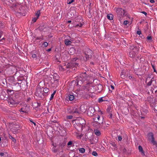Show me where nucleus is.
<instances>
[{"instance_id":"1","label":"nucleus","mask_w":157,"mask_h":157,"mask_svg":"<svg viewBox=\"0 0 157 157\" xmlns=\"http://www.w3.org/2000/svg\"><path fill=\"white\" fill-rule=\"evenodd\" d=\"M52 76V78L51 77V82L52 87H54L57 86L58 85L59 77L56 73H54Z\"/></svg>"},{"instance_id":"2","label":"nucleus","mask_w":157,"mask_h":157,"mask_svg":"<svg viewBox=\"0 0 157 157\" xmlns=\"http://www.w3.org/2000/svg\"><path fill=\"white\" fill-rule=\"evenodd\" d=\"M75 122L76 124L80 127L81 129L82 130L83 127L85 125V120L81 117H78L75 120Z\"/></svg>"},{"instance_id":"3","label":"nucleus","mask_w":157,"mask_h":157,"mask_svg":"<svg viewBox=\"0 0 157 157\" xmlns=\"http://www.w3.org/2000/svg\"><path fill=\"white\" fill-rule=\"evenodd\" d=\"M90 78V77L85 72L80 75L79 79L82 81H85L89 80Z\"/></svg>"},{"instance_id":"4","label":"nucleus","mask_w":157,"mask_h":157,"mask_svg":"<svg viewBox=\"0 0 157 157\" xmlns=\"http://www.w3.org/2000/svg\"><path fill=\"white\" fill-rule=\"evenodd\" d=\"M116 12L117 13L120 15L126 16L127 15L125 11L121 8H118L116 9Z\"/></svg>"},{"instance_id":"5","label":"nucleus","mask_w":157,"mask_h":157,"mask_svg":"<svg viewBox=\"0 0 157 157\" xmlns=\"http://www.w3.org/2000/svg\"><path fill=\"white\" fill-rule=\"evenodd\" d=\"M8 102L9 106L11 107H12L16 104H17V101L11 98H8Z\"/></svg>"},{"instance_id":"6","label":"nucleus","mask_w":157,"mask_h":157,"mask_svg":"<svg viewBox=\"0 0 157 157\" xmlns=\"http://www.w3.org/2000/svg\"><path fill=\"white\" fill-rule=\"evenodd\" d=\"M149 140H150L153 145H155L156 142L154 140L153 134L152 132H150L148 134Z\"/></svg>"},{"instance_id":"7","label":"nucleus","mask_w":157,"mask_h":157,"mask_svg":"<svg viewBox=\"0 0 157 157\" xmlns=\"http://www.w3.org/2000/svg\"><path fill=\"white\" fill-rule=\"evenodd\" d=\"M29 110V108L27 105H25L21 109L20 111L21 112V113L23 114L24 113H27Z\"/></svg>"},{"instance_id":"8","label":"nucleus","mask_w":157,"mask_h":157,"mask_svg":"<svg viewBox=\"0 0 157 157\" xmlns=\"http://www.w3.org/2000/svg\"><path fill=\"white\" fill-rule=\"evenodd\" d=\"M94 121L92 123L93 125L95 127H97V128H98L100 127V124L103 123V118H102V120L101 121L98 122V121Z\"/></svg>"},{"instance_id":"9","label":"nucleus","mask_w":157,"mask_h":157,"mask_svg":"<svg viewBox=\"0 0 157 157\" xmlns=\"http://www.w3.org/2000/svg\"><path fill=\"white\" fill-rule=\"evenodd\" d=\"M94 109L92 107H90L89 109L87 112V114L89 116L91 117L94 115Z\"/></svg>"},{"instance_id":"10","label":"nucleus","mask_w":157,"mask_h":157,"mask_svg":"<svg viewBox=\"0 0 157 157\" xmlns=\"http://www.w3.org/2000/svg\"><path fill=\"white\" fill-rule=\"evenodd\" d=\"M78 65L77 63H68L66 67L67 68H71L72 67H75Z\"/></svg>"},{"instance_id":"11","label":"nucleus","mask_w":157,"mask_h":157,"mask_svg":"<svg viewBox=\"0 0 157 157\" xmlns=\"http://www.w3.org/2000/svg\"><path fill=\"white\" fill-rule=\"evenodd\" d=\"M129 55L130 57L132 58H134L136 55V51H131L129 53Z\"/></svg>"},{"instance_id":"12","label":"nucleus","mask_w":157,"mask_h":157,"mask_svg":"<svg viewBox=\"0 0 157 157\" xmlns=\"http://www.w3.org/2000/svg\"><path fill=\"white\" fill-rule=\"evenodd\" d=\"M94 132L95 134L97 136H100L101 135V133L99 130L97 129H94Z\"/></svg>"},{"instance_id":"13","label":"nucleus","mask_w":157,"mask_h":157,"mask_svg":"<svg viewBox=\"0 0 157 157\" xmlns=\"http://www.w3.org/2000/svg\"><path fill=\"white\" fill-rule=\"evenodd\" d=\"M151 91L152 93H156V92L157 91V87H155L153 86V88L152 87L151 89Z\"/></svg>"},{"instance_id":"14","label":"nucleus","mask_w":157,"mask_h":157,"mask_svg":"<svg viewBox=\"0 0 157 157\" xmlns=\"http://www.w3.org/2000/svg\"><path fill=\"white\" fill-rule=\"evenodd\" d=\"M139 151L141 153L142 155H145L144 151H143V148L141 146H139L138 147Z\"/></svg>"},{"instance_id":"15","label":"nucleus","mask_w":157,"mask_h":157,"mask_svg":"<svg viewBox=\"0 0 157 157\" xmlns=\"http://www.w3.org/2000/svg\"><path fill=\"white\" fill-rule=\"evenodd\" d=\"M129 49L131 51H136L137 50V48L132 46H131L130 47Z\"/></svg>"},{"instance_id":"16","label":"nucleus","mask_w":157,"mask_h":157,"mask_svg":"<svg viewBox=\"0 0 157 157\" xmlns=\"http://www.w3.org/2000/svg\"><path fill=\"white\" fill-rule=\"evenodd\" d=\"M71 43L72 42L68 40H65V44L67 45H71Z\"/></svg>"},{"instance_id":"17","label":"nucleus","mask_w":157,"mask_h":157,"mask_svg":"<svg viewBox=\"0 0 157 157\" xmlns=\"http://www.w3.org/2000/svg\"><path fill=\"white\" fill-rule=\"evenodd\" d=\"M113 15L112 14H108L107 16V18L109 20H112L113 18Z\"/></svg>"},{"instance_id":"18","label":"nucleus","mask_w":157,"mask_h":157,"mask_svg":"<svg viewBox=\"0 0 157 157\" xmlns=\"http://www.w3.org/2000/svg\"><path fill=\"white\" fill-rule=\"evenodd\" d=\"M74 98L75 97L73 95L70 94L69 96V99L70 101H72Z\"/></svg>"},{"instance_id":"19","label":"nucleus","mask_w":157,"mask_h":157,"mask_svg":"<svg viewBox=\"0 0 157 157\" xmlns=\"http://www.w3.org/2000/svg\"><path fill=\"white\" fill-rule=\"evenodd\" d=\"M97 87L98 88V90H99L100 91L102 90V86L101 84H99L97 86Z\"/></svg>"},{"instance_id":"20","label":"nucleus","mask_w":157,"mask_h":157,"mask_svg":"<svg viewBox=\"0 0 157 157\" xmlns=\"http://www.w3.org/2000/svg\"><path fill=\"white\" fill-rule=\"evenodd\" d=\"M75 51V50L74 48H71L69 50V53H70V52L71 53V54H73L74 53Z\"/></svg>"},{"instance_id":"21","label":"nucleus","mask_w":157,"mask_h":157,"mask_svg":"<svg viewBox=\"0 0 157 157\" xmlns=\"http://www.w3.org/2000/svg\"><path fill=\"white\" fill-rule=\"evenodd\" d=\"M74 26H75V27H81L82 25V24L80 23L79 24H74Z\"/></svg>"},{"instance_id":"22","label":"nucleus","mask_w":157,"mask_h":157,"mask_svg":"<svg viewBox=\"0 0 157 157\" xmlns=\"http://www.w3.org/2000/svg\"><path fill=\"white\" fill-rule=\"evenodd\" d=\"M56 93V91H55L53 93L51 94L50 98V100H52L53 99L54 97V95Z\"/></svg>"},{"instance_id":"23","label":"nucleus","mask_w":157,"mask_h":157,"mask_svg":"<svg viewBox=\"0 0 157 157\" xmlns=\"http://www.w3.org/2000/svg\"><path fill=\"white\" fill-rule=\"evenodd\" d=\"M79 150L81 153H83L85 151V149L83 148H80L79 149Z\"/></svg>"},{"instance_id":"24","label":"nucleus","mask_w":157,"mask_h":157,"mask_svg":"<svg viewBox=\"0 0 157 157\" xmlns=\"http://www.w3.org/2000/svg\"><path fill=\"white\" fill-rule=\"evenodd\" d=\"M40 11H39L37 12L36 14V17L37 18H38L39 16H40Z\"/></svg>"},{"instance_id":"25","label":"nucleus","mask_w":157,"mask_h":157,"mask_svg":"<svg viewBox=\"0 0 157 157\" xmlns=\"http://www.w3.org/2000/svg\"><path fill=\"white\" fill-rule=\"evenodd\" d=\"M49 90L47 88H45L44 90V92L45 93H47L49 91Z\"/></svg>"},{"instance_id":"26","label":"nucleus","mask_w":157,"mask_h":157,"mask_svg":"<svg viewBox=\"0 0 157 157\" xmlns=\"http://www.w3.org/2000/svg\"><path fill=\"white\" fill-rule=\"evenodd\" d=\"M74 2V0H68L67 3V4H70Z\"/></svg>"},{"instance_id":"27","label":"nucleus","mask_w":157,"mask_h":157,"mask_svg":"<svg viewBox=\"0 0 157 157\" xmlns=\"http://www.w3.org/2000/svg\"><path fill=\"white\" fill-rule=\"evenodd\" d=\"M43 45L44 46V47H46L48 45V43L47 42H44L43 44Z\"/></svg>"},{"instance_id":"28","label":"nucleus","mask_w":157,"mask_h":157,"mask_svg":"<svg viewBox=\"0 0 157 157\" xmlns=\"http://www.w3.org/2000/svg\"><path fill=\"white\" fill-rule=\"evenodd\" d=\"M100 117L99 116H98L97 117H95V118H94V121H96V118L99 121L98 122L100 121L99 120L100 119Z\"/></svg>"},{"instance_id":"29","label":"nucleus","mask_w":157,"mask_h":157,"mask_svg":"<svg viewBox=\"0 0 157 157\" xmlns=\"http://www.w3.org/2000/svg\"><path fill=\"white\" fill-rule=\"evenodd\" d=\"M92 155L94 156H97V153L96 151H94L92 153Z\"/></svg>"},{"instance_id":"30","label":"nucleus","mask_w":157,"mask_h":157,"mask_svg":"<svg viewBox=\"0 0 157 157\" xmlns=\"http://www.w3.org/2000/svg\"><path fill=\"white\" fill-rule=\"evenodd\" d=\"M38 19L36 17H35L33 19L32 21L34 23L36 22L37 19Z\"/></svg>"},{"instance_id":"31","label":"nucleus","mask_w":157,"mask_h":157,"mask_svg":"<svg viewBox=\"0 0 157 157\" xmlns=\"http://www.w3.org/2000/svg\"><path fill=\"white\" fill-rule=\"evenodd\" d=\"M5 39L4 38H2L1 40H0V44H3V41Z\"/></svg>"},{"instance_id":"32","label":"nucleus","mask_w":157,"mask_h":157,"mask_svg":"<svg viewBox=\"0 0 157 157\" xmlns=\"http://www.w3.org/2000/svg\"><path fill=\"white\" fill-rule=\"evenodd\" d=\"M128 21H127V20H126V21H124V24L125 25H127V24H128Z\"/></svg>"},{"instance_id":"33","label":"nucleus","mask_w":157,"mask_h":157,"mask_svg":"<svg viewBox=\"0 0 157 157\" xmlns=\"http://www.w3.org/2000/svg\"><path fill=\"white\" fill-rule=\"evenodd\" d=\"M103 101L102 98H100L98 99V101L99 102H101Z\"/></svg>"},{"instance_id":"34","label":"nucleus","mask_w":157,"mask_h":157,"mask_svg":"<svg viewBox=\"0 0 157 157\" xmlns=\"http://www.w3.org/2000/svg\"><path fill=\"white\" fill-rule=\"evenodd\" d=\"M52 151L54 152H56L57 151V150L56 149L55 147H53L52 148Z\"/></svg>"},{"instance_id":"35","label":"nucleus","mask_w":157,"mask_h":157,"mask_svg":"<svg viewBox=\"0 0 157 157\" xmlns=\"http://www.w3.org/2000/svg\"><path fill=\"white\" fill-rule=\"evenodd\" d=\"M72 116L71 115L68 116L67 117V118L69 119H71L72 118Z\"/></svg>"},{"instance_id":"36","label":"nucleus","mask_w":157,"mask_h":157,"mask_svg":"<svg viewBox=\"0 0 157 157\" xmlns=\"http://www.w3.org/2000/svg\"><path fill=\"white\" fill-rule=\"evenodd\" d=\"M32 57L33 58H36V56L35 54H32Z\"/></svg>"},{"instance_id":"37","label":"nucleus","mask_w":157,"mask_h":157,"mask_svg":"<svg viewBox=\"0 0 157 157\" xmlns=\"http://www.w3.org/2000/svg\"><path fill=\"white\" fill-rule=\"evenodd\" d=\"M2 24L0 22V28L1 27V26H2ZM2 33V32L0 31V38H1V35Z\"/></svg>"},{"instance_id":"38","label":"nucleus","mask_w":157,"mask_h":157,"mask_svg":"<svg viewBox=\"0 0 157 157\" xmlns=\"http://www.w3.org/2000/svg\"><path fill=\"white\" fill-rule=\"evenodd\" d=\"M147 39L148 40H152V37L151 36H148Z\"/></svg>"},{"instance_id":"39","label":"nucleus","mask_w":157,"mask_h":157,"mask_svg":"<svg viewBox=\"0 0 157 157\" xmlns=\"http://www.w3.org/2000/svg\"><path fill=\"white\" fill-rule=\"evenodd\" d=\"M152 83V81L151 80L147 84V85L148 86H151Z\"/></svg>"},{"instance_id":"40","label":"nucleus","mask_w":157,"mask_h":157,"mask_svg":"<svg viewBox=\"0 0 157 157\" xmlns=\"http://www.w3.org/2000/svg\"><path fill=\"white\" fill-rule=\"evenodd\" d=\"M72 144V142L71 141H70L68 142V143L67 144V145L69 146V145H71Z\"/></svg>"},{"instance_id":"41","label":"nucleus","mask_w":157,"mask_h":157,"mask_svg":"<svg viewBox=\"0 0 157 157\" xmlns=\"http://www.w3.org/2000/svg\"><path fill=\"white\" fill-rule=\"evenodd\" d=\"M122 139V138L121 136H118V140L119 141H121Z\"/></svg>"},{"instance_id":"42","label":"nucleus","mask_w":157,"mask_h":157,"mask_svg":"<svg viewBox=\"0 0 157 157\" xmlns=\"http://www.w3.org/2000/svg\"><path fill=\"white\" fill-rule=\"evenodd\" d=\"M108 117L109 118H112V114L111 113H109Z\"/></svg>"},{"instance_id":"43","label":"nucleus","mask_w":157,"mask_h":157,"mask_svg":"<svg viewBox=\"0 0 157 157\" xmlns=\"http://www.w3.org/2000/svg\"><path fill=\"white\" fill-rule=\"evenodd\" d=\"M137 34L139 35H140L141 34V31H138L137 32Z\"/></svg>"},{"instance_id":"44","label":"nucleus","mask_w":157,"mask_h":157,"mask_svg":"<svg viewBox=\"0 0 157 157\" xmlns=\"http://www.w3.org/2000/svg\"><path fill=\"white\" fill-rule=\"evenodd\" d=\"M154 109L155 110L157 111V103L156 104V105L155 106Z\"/></svg>"},{"instance_id":"45","label":"nucleus","mask_w":157,"mask_h":157,"mask_svg":"<svg viewBox=\"0 0 157 157\" xmlns=\"http://www.w3.org/2000/svg\"><path fill=\"white\" fill-rule=\"evenodd\" d=\"M152 65V67L154 69V72H156V70L155 69V67L154 65Z\"/></svg>"},{"instance_id":"46","label":"nucleus","mask_w":157,"mask_h":157,"mask_svg":"<svg viewBox=\"0 0 157 157\" xmlns=\"http://www.w3.org/2000/svg\"><path fill=\"white\" fill-rule=\"evenodd\" d=\"M111 86V88H112V90H114V86H113L112 85H111V86Z\"/></svg>"},{"instance_id":"47","label":"nucleus","mask_w":157,"mask_h":157,"mask_svg":"<svg viewBox=\"0 0 157 157\" xmlns=\"http://www.w3.org/2000/svg\"><path fill=\"white\" fill-rule=\"evenodd\" d=\"M150 2L151 3H154L155 2V1L154 0H150Z\"/></svg>"},{"instance_id":"48","label":"nucleus","mask_w":157,"mask_h":157,"mask_svg":"<svg viewBox=\"0 0 157 157\" xmlns=\"http://www.w3.org/2000/svg\"><path fill=\"white\" fill-rule=\"evenodd\" d=\"M142 13H143L144 14V15H146L147 14V13L146 12H145L144 11L142 12Z\"/></svg>"},{"instance_id":"49","label":"nucleus","mask_w":157,"mask_h":157,"mask_svg":"<svg viewBox=\"0 0 157 157\" xmlns=\"http://www.w3.org/2000/svg\"><path fill=\"white\" fill-rule=\"evenodd\" d=\"M4 155V153H0V155L1 156H3Z\"/></svg>"},{"instance_id":"50","label":"nucleus","mask_w":157,"mask_h":157,"mask_svg":"<svg viewBox=\"0 0 157 157\" xmlns=\"http://www.w3.org/2000/svg\"><path fill=\"white\" fill-rule=\"evenodd\" d=\"M86 59H87V58L89 57V56H91V54H90V55H88V56H87L86 55Z\"/></svg>"},{"instance_id":"51","label":"nucleus","mask_w":157,"mask_h":157,"mask_svg":"<svg viewBox=\"0 0 157 157\" xmlns=\"http://www.w3.org/2000/svg\"><path fill=\"white\" fill-rule=\"evenodd\" d=\"M12 139H13V140L14 142H15L16 141V140L15 139H14V138H12Z\"/></svg>"},{"instance_id":"52","label":"nucleus","mask_w":157,"mask_h":157,"mask_svg":"<svg viewBox=\"0 0 157 157\" xmlns=\"http://www.w3.org/2000/svg\"><path fill=\"white\" fill-rule=\"evenodd\" d=\"M128 78L130 79H131L132 78V77L131 76H129L128 77Z\"/></svg>"},{"instance_id":"53","label":"nucleus","mask_w":157,"mask_h":157,"mask_svg":"<svg viewBox=\"0 0 157 157\" xmlns=\"http://www.w3.org/2000/svg\"><path fill=\"white\" fill-rule=\"evenodd\" d=\"M12 91H13L12 90H7V92H12Z\"/></svg>"},{"instance_id":"54","label":"nucleus","mask_w":157,"mask_h":157,"mask_svg":"<svg viewBox=\"0 0 157 157\" xmlns=\"http://www.w3.org/2000/svg\"><path fill=\"white\" fill-rule=\"evenodd\" d=\"M51 48H49V49H48V50L47 51H48V52H49V51H51Z\"/></svg>"},{"instance_id":"55","label":"nucleus","mask_w":157,"mask_h":157,"mask_svg":"<svg viewBox=\"0 0 157 157\" xmlns=\"http://www.w3.org/2000/svg\"><path fill=\"white\" fill-rule=\"evenodd\" d=\"M66 131H64V135H66Z\"/></svg>"},{"instance_id":"56","label":"nucleus","mask_w":157,"mask_h":157,"mask_svg":"<svg viewBox=\"0 0 157 157\" xmlns=\"http://www.w3.org/2000/svg\"><path fill=\"white\" fill-rule=\"evenodd\" d=\"M32 123H33L35 126H36V123L34 122H32Z\"/></svg>"},{"instance_id":"57","label":"nucleus","mask_w":157,"mask_h":157,"mask_svg":"<svg viewBox=\"0 0 157 157\" xmlns=\"http://www.w3.org/2000/svg\"><path fill=\"white\" fill-rule=\"evenodd\" d=\"M71 21H68L67 22L68 23H71Z\"/></svg>"},{"instance_id":"58","label":"nucleus","mask_w":157,"mask_h":157,"mask_svg":"<svg viewBox=\"0 0 157 157\" xmlns=\"http://www.w3.org/2000/svg\"><path fill=\"white\" fill-rule=\"evenodd\" d=\"M1 138L0 137V142L1 141Z\"/></svg>"},{"instance_id":"59","label":"nucleus","mask_w":157,"mask_h":157,"mask_svg":"<svg viewBox=\"0 0 157 157\" xmlns=\"http://www.w3.org/2000/svg\"><path fill=\"white\" fill-rule=\"evenodd\" d=\"M30 121L31 122H33L31 120H30Z\"/></svg>"},{"instance_id":"60","label":"nucleus","mask_w":157,"mask_h":157,"mask_svg":"<svg viewBox=\"0 0 157 157\" xmlns=\"http://www.w3.org/2000/svg\"><path fill=\"white\" fill-rule=\"evenodd\" d=\"M62 68V67H61V66H60V67H59V68Z\"/></svg>"},{"instance_id":"61","label":"nucleus","mask_w":157,"mask_h":157,"mask_svg":"<svg viewBox=\"0 0 157 157\" xmlns=\"http://www.w3.org/2000/svg\"><path fill=\"white\" fill-rule=\"evenodd\" d=\"M131 20H132V17H131Z\"/></svg>"},{"instance_id":"62","label":"nucleus","mask_w":157,"mask_h":157,"mask_svg":"<svg viewBox=\"0 0 157 157\" xmlns=\"http://www.w3.org/2000/svg\"><path fill=\"white\" fill-rule=\"evenodd\" d=\"M156 144V146L157 147V143L156 142V144Z\"/></svg>"},{"instance_id":"63","label":"nucleus","mask_w":157,"mask_h":157,"mask_svg":"<svg viewBox=\"0 0 157 157\" xmlns=\"http://www.w3.org/2000/svg\"><path fill=\"white\" fill-rule=\"evenodd\" d=\"M141 118H144V117H141Z\"/></svg>"},{"instance_id":"64","label":"nucleus","mask_w":157,"mask_h":157,"mask_svg":"<svg viewBox=\"0 0 157 157\" xmlns=\"http://www.w3.org/2000/svg\"><path fill=\"white\" fill-rule=\"evenodd\" d=\"M13 129H12V131H13Z\"/></svg>"}]
</instances>
